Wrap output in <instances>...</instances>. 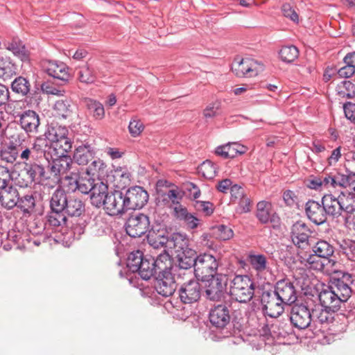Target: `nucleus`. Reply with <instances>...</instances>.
<instances>
[{
  "label": "nucleus",
  "mask_w": 355,
  "mask_h": 355,
  "mask_svg": "<svg viewBox=\"0 0 355 355\" xmlns=\"http://www.w3.org/2000/svg\"><path fill=\"white\" fill-rule=\"evenodd\" d=\"M24 214L30 215L33 212L35 206V200L33 195H26L19 199L16 205Z\"/></svg>",
  "instance_id": "nucleus-49"
},
{
  "label": "nucleus",
  "mask_w": 355,
  "mask_h": 355,
  "mask_svg": "<svg viewBox=\"0 0 355 355\" xmlns=\"http://www.w3.org/2000/svg\"><path fill=\"white\" fill-rule=\"evenodd\" d=\"M172 215L176 220L182 222L188 229L194 230L200 225V219L189 212L184 205L175 207Z\"/></svg>",
  "instance_id": "nucleus-21"
},
{
  "label": "nucleus",
  "mask_w": 355,
  "mask_h": 355,
  "mask_svg": "<svg viewBox=\"0 0 355 355\" xmlns=\"http://www.w3.org/2000/svg\"><path fill=\"white\" fill-rule=\"evenodd\" d=\"M10 87L14 93L27 96L31 92V85L28 79L19 76L12 80Z\"/></svg>",
  "instance_id": "nucleus-36"
},
{
  "label": "nucleus",
  "mask_w": 355,
  "mask_h": 355,
  "mask_svg": "<svg viewBox=\"0 0 355 355\" xmlns=\"http://www.w3.org/2000/svg\"><path fill=\"white\" fill-rule=\"evenodd\" d=\"M340 248L348 259L355 261V241L352 240L343 241L340 244Z\"/></svg>",
  "instance_id": "nucleus-60"
},
{
  "label": "nucleus",
  "mask_w": 355,
  "mask_h": 355,
  "mask_svg": "<svg viewBox=\"0 0 355 355\" xmlns=\"http://www.w3.org/2000/svg\"><path fill=\"white\" fill-rule=\"evenodd\" d=\"M343 110L345 117L355 123V103L346 102L343 105Z\"/></svg>",
  "instance_id": "nucleus-64"
},
{
  "label": "nucleus",
  "mask_w": 355,
  "mask_h": 355,
  "mask_svg": "<svg viewBox=\"0 0 355 355\" xmlns=\"http://www.w3.org/2000/svg\"><path fill=\"white\" fill-rule=\"evenodd\" d=\"M178 258V265L181 269H189L192 267L195 268L197 256L196 251L193 250H187V252L177 254Z\"/></svg>",
  "instance_id": "nucleus-41"
},
{
  "label": "nucleus",
  "mask_w": 355,
  "mask_h": 355,
  "mask_svg": "<svg viewBox=\"0 0 355 355\" xmlns=\"http://www.w3.org/2000/svg\"><path fill=\"white\" fill-rule=\"evenodd\" d=\"M101 180V179H97V182L90 194L92 205L98 208L103 206L107 200V197L110 195L107 185Z\"/></svg>",
  "instance_id": "nucleus-25"
},
{
  "label": "nucleus",
  "mask_w": 355,
  "mask_h": 355,
  "mask_svg": "<svg viewBox=\"0 0 355 355\" xmlns=\"http://www.w3.org/2000/svg\"><path fill=\"white\" fill-rule=\"evenodd\" d=\"M51 174L53 176L64 175L71 168L68 157L50 158L48 161Z\"/></svg>",
  "instance_id": "nucleus-30"
},
{
  "label": "nucleus",
  "mask_w": 355,
  "mask_h": 355,
  "mask_svg": "<svg viewBox=\"0 0 355 355\" xmlns=\"http://www.w3.org/2000/svg\"><path fill=\"white\" fill-rule=\"evenodd\" d=\"M182 189L184 196H187L191 200H196L200 196V189L192 182L184 183L182 186Z\"/></svg>",
  "instance_id": "nucleus-59"
},
{
  "label": "nucleus",
  "mask_w": 355,
  "mask_h": 355,
  "mask_svg": "<svg viewBox=\"0 0 355 355\" xmlns=\"http://www.w3.org/2000/svg\"><path fill=\"white\" fill-rule=\"evenodd\" d=\"M147 240L149 245L155 249H168L169 237L161 232H155L153 230L149 231L147 235Z\"/></svg>",
  "instance_id": "nucleus-37"
},
{
  "label": "nucleus",
  "mask_w": 355,
  "mask_h": 355,
  "mask_svg": "<svg viewBox=\"0 0 355 355\" xmlns=\"http://www.w3.org/2000/svg\"><path fill=\"white\" fill-rule=\"evenodd\" d=\"M106 165L105 163L98 159L92 162V164L87 168L86 173L88 175L96 176V178H103L105 174Z\"/></svg>",
  "instance_id": "nucleus-50"
},
{
  "label": "nucleus",
  "mask_w": 355,
  "mask_h": 355,
  "mask_svg": "<svg viewBox=\"0 0 355 355\" xmlns=\"http://www.w3.org/2000/svg\"><path fill=\"white\" fill-rule=\"evenodd\" d=\"M85 211V203L80 199L69 197L64 213L71 216H80Z\"/></svg>",
  "instance_id": "nucleus-40"
},
{
  "label": "nucleus",
  "mask_w": 355,
  "mask_h": 355,
  "mask_svg": "<svg viewBox=\"0 0 355 355\" xmlns=\"http://www.w3.org/2000/svg\"><path fill=\"white\" fill-rule=\"evenodd\" d=\"M166 186L170 188L167 193V196L171 202V208L173 211H174L175 207H178V206H183L180 203V200L182 199L184 193L182 192V187L180 188L173 183H170Z\"/></svg>",
  "instance_id": "nucleus-44"
},
{
  "label": "nucleus",
  "mask_w": 355,
  "mask_h": 355,
  "mask_svg": "<svg viewBox=\"0 0 355 355\" xmlns=\"http://www.w3.org/2000/svg\"><path fill=\"white\" fill-rule=\"evenodd\" d=\"M59 182L68 192L78 190L82 193L91 194L97 179H59Z\"/></svg>",
  "instance_id": "nucleus-16"
},
{
  "label": "nucleus",
  "mask_w": 355,
  "mask_h": 355,
  "mask_svg": "<svg viewBox=\"0 0 355 355\" xmlns=\"http://www.w3.org/2000/svg\"><path fill=\"white\" fill-rule=\"evenodd\" d=\"M155 288L158 294L165 297L174 293L176 290V284L171 271L159 273L155 279Z\"/></svg>",
  "instance_id": "nucleus-13"
},
{
  "label": "nucleus",
  "mask_w": 355,
  "mask_h": 355,
  "mask_svg": "<svg viewBox=\"0 0 355 355\" xmlns=\"http://www.w3.org/2000/svg\"><path fill=\"white\" fill-rule=\"evenodd\" d=\"M168 250H173L176 254L191 250L189 248V239L186 234L174 233L169 237Z\"/></svg>",
  "instance_id": "nucleus-28"
},
{
  "label": "nucleus",
  "mask_w": 355,
  "mask_h": 355,
  "mask_svg": "<svg viewBox=\"0 0 355 355\" xmlns=\"http://www.w3.org/2000/svg\"><path fill=\"white\" fill-rule=\"evenodd\" d=\"M17 73V67L10 58H0V78L9 80Z\"/></svg>",
  "instance_id": "nucleus-34"
},
{
  "label": "nucleus",
  "mask_w": 355,
  "mask_h": 355,
  "mask_svg": "<svg viewBox=\"0 0 355 355\" xmlns=\"http://www.w3.org/2000/svg\"><path fill=\"white\" fill-rule=\"evenodd\" d=\"M127 211L141 209L148 200V194L141 187L135 186L123 191Z\"/></svg>",
  "instance_id": "nucleus-6"
},
{
  "label": "nucleus",
  "mask_w": 355,
  "mask_h": 355,
  "mask_svg": "<svg viewBox=\"0 0 355 355\" xmlns=\"http://www.w3.org/2000/svg\"><path fill=\"white\" fill-rule=\"evenodd\" d=\"M311 231L308 226L301 221L295 223L291 230V239L293 243L304 248L309 244Z\"/></svg>",
  "instance_id": "nucleus-20"
},
{
  "label": "nucleus",
  "mask_w": 355,
  "mask_h": 355,
  "mask_svg": "<svg viewBox=\"0 0 355 355\" xmlns=\"http://www.w3.org/2000/svg\"><path fill=\"white\" fill-rule=\"evenodd\" d=\"M202 286L198 279H191L184 283L179 291V296L184 304H192L199 300Z\"/></svg>",
  "instance_id": "nucleus-10"
},
{
  "label": "nucleus",
  "mask_w": 355,
  "mask_h": 355,
  "mask_svg": "<svg viewBox=\"0 0 355 355\" xmlns=\"http://www.w3.org/2000/svg\"><path fill=\"white\" fill-rule=\"evenodd\" d=\"M305 211L308 218L316 225H321L327 220L323 205L317 201L309 200L305 205Z\"/></svg>",
  "instance_id": "nucleus-22"
},
{
  "label": "nucleus",
  "mask_w": 355,
  "mask_h": 355,
  "mask_svg": "<svg viewBox=\"0 0 355 355\" xmlns=\"http://www.w3.org/2000/svg\"><path fill=\"white\" fill-rule=\"evenodd\" d=\"M71 148L72 143L69 137L62 138L61 140L49 144V153H50V157H68L67 153Z\"/></svg>",
  "instance_id": "nucleus-27"
},
{
  "label": "nucleus",
  "mask_w": 355,
  "mask_h": 355,
  "mask_svg": "<svg viewBox=\"0 0 355 355\" xmlns=\"http://www.w3.org/2000/svg\"><path fill=\"white\" fill-rule=\"evenodd\" d=\"M144 259L145 258H144L143 253L141 251L132 252L128 256L127 266L131 271L135 272L139 269Z\"/></svg>",
  "instance_id": "nucleus-54"
},
{
  "label": "nucleus",
  "mask_w": 355,
  "mask_h": 355,
  "mask_svg": "<svg viewBox=\"0 0 355 355\" xmlns=\"http://www.w3.org/2000/svg\"><path fill=\"white\" fill-rule=\"evenodd\" d=\"M193 206L197 211H201L207 216L213 213V205L210 202L196 200Z\"/></svg>",
  "instance_id": "nucleus-62"
},
{
  "label": "nucleus",
  "mask_w": 355,
  "mask_h": 355,
  "mask_svg": "<svg viewBox=\"0 0 355 355\" xmlns=\"http://www.w3.org/2000/svg\"><path fill=\"white\" fill-rule=\"evenodd\" d=\"M218 268V259L211 254L203 253L197 256L195 266V276L202 281L207 277L215 276Z\"/></svg>",
  "instance_id": "nucleus-3"
},
{
  "label": "nucleus",
  "mask_w": 355,
  "mask_h": 355,
  "mask_svg": "<svg viewBox=\"0 0 355 355\" xmlns=\"http://www.w3.org/2000/svg\"><path fill=\"white\" fill-rule=\"evenodd\" d=\"M126 233L131 237H140L149 229L150 220L148 217L144 214L130 216L125 223Z\"/></svg>",
  "instance_id": "nucleus-9"
},
{
  "label": "nucleus",
  "mask_w": 355,
  "mask_h": 355,
  "mask_svg": "<svg viewBox=\"0 0 355 355\" xmlns=\"http://www.w3.org/2000/svg\"><path fill=\"white\" fill-rule=\"evenodd\" d=\"M6 135L8 143L6 146L0 150V157L3 161L13 164L19 157V153L20 150H22V145L25 141L8 132L7 130Z\"/></svg>",
  "instance_id": "nucleus-8"
},
{
  "label": "nucleus",
  "mask_w": 355,
  "mask_h": 355,
  "mask_svg": "<svg viewBox=\"0 0 355 355\" xmlns=\"http://www.w3.org/2000/svg\"><path fill=\"white\" fill-rule=\"evenodd\" d=\"M40 115L34 110H27L17 115L15 123H10L6 130L26 141L39 132Z\"/></svg>",
  "instance_id": "nucleus-1"
},
{
  "label": "nucleus",
  "mask_w": 355,
  "mask_h": 355,
  "mask_svg": "<svg viewBox=\"0 0 355 355\" xmlns=\"http://www.w3.org/2000/svg\"><path fill=\"white\" fill-rule=\"evenodd\" d=\"M312 319V314L306 306L300 304L293 306L290 320L295 327L304 329L311 326Z\"/></svg>",
  "instance_id": "nucleus-12"
},
{
  "label": "nucleus",
  "mask_w": 355,
  "mask_h": 355,
  "mask_svg": "<svg viewBox=\"0 0 355 355\" xmlns=\"http://www.w3.org/2000/svg\"><path fill=\"white\" fill-rule=\"evenodd\" d=\"M49 144L46 139L37 137L31 147L33 159L44 157L46 160L49 161L51 158L50 153H49Z\"/></svg>",
  "instance_id": "nucleus-32"
},
{
  "label": "nucleus",
  "mask_w": 355,
  "mask_h": 355,
  "mask_svg": "<svg viewBox=\"0 0 355 355\" xmlns=\"http://www.w3.org/2000/svg\"><path fill=\"white\" fill-rule=\"evenodd\" d=\"M336 311L328 310L320 305H315L311 309L312 323L316 327L317 324H328L334 320Z\"/></svg>",
  "instance_id": "nucleus-24"
},
{
  "label": "nucleus",
  "mask_w": 355,
  "mask_h": 355,
  "mask_svg": "<svg viewBox=\"0 0 355 355\" xmlns=\"http://www.w3.org/2000/svg\"><path fill=\"white\" fill-rule=\"evenodd\" d=\"M282 11L284 17L289 18L294 22H298V15L289 3L283 4Z\"/></svg>",
  "instance_id": "nucleus-63"
},
{
  "label": "nucleus",
  "mask_w": 355,
  "mask_h": 355,
  "mask_svg": "<svg viewBox=\"0 0 355 355\" xmlns=\"http://www.w3.org/2000/svg\"><path fill=\"white\" fill-rule=\"evenodd\" d=\"M261 302L264 313L270 318L281 315L286 306L272 290L263 291Z\"/></svg>",
  "instance_id": "nucleus-5"
},
{
  "label": "nucleus",
  "mask_w": 355,
  "mask_h": 355,
  "mask_svg": "<svg viewBox=\"0 0 355 355\" xmlns=\"http://www.w3.org/2000/svg\"><path fill=\"white\" fill-rule=\"evenodd\" d=\"M214 236L221 241H227L234 236L233 230L224 225H219L212 228Z\"/></svg>",
  "instance_id": "nucleus-56"
},
{
  "label": "nucleus",
  "mask_w": 355,
  "mask_h": 355,
  "mask_svg": "<svg viewBox=\"0 0 355 355\" xmlns=\"http://www.w3.org/2000/svg\"><path fill=\"white\" fill-rule=\"evenodd\" d=\"M331 184H340L345 187L339 196L343 211L352 214L355 211V191L352 189V179H331Z\"/></svg>",
  "instance_id": "nucleus-4"
},
{
  "label": "nucleus",
  "mask_w": 355,
  "mask_h": 355,
  "mask_svg": "<svg viewBox=\"0 0 355 355\" xmlns=\"http://www.w3.org/2000/svg\"><path fill=\"white\" fill-rule=\"evenodd\" d=\"M217 166L209 160L203 162L197 168V173L202 178H214L217 175Z\"/></svg>",
  "instance_id": "nucleus-48"
},
{
  "label": "nucleus",
  "mask_w": 355,
  "mask_h": 355,
  "mask_svg": "<svg viewBox=\"0 0 355 355\" xmlns=\"http://www.w3.org/2000/svg\"><path fill=\"white\" fill-rule=\"evenodd\" d=\"M285 305H291L297 300V291L292 282L288 280L278 281L272 290Z\"/></svg>",
  "instance_id": "nucleus-14"
},
{
  "label": "nucleus",
  "mask_w": 355,
  "mask_h": 355,
  "mask_svg": "<svg viewBox=\"0 0 355 355\" xmlns=\"http://www.w3.org/2000/svg\"><path fill=\"white\" fill-rule=\"evenodd\" d=\"M334 293L341 298V302H346L351 296L352 289L348 284L343 281H336L334 279L331 285L329 286Z\"/></svg>",
  "instance_id": "nucleus-39"
},
{
  "label": "nucleus",
  "mask_w": 355,
  "mask_h": 355,
  "mask_svg": "<svg viewBox=\"0 0 355 355\" xmlns=\"http://www.w3.org/2000/svg\"><path fill=\"white\" fill-rule=\"evenodd\" d=\"M67 134L68 130L66 127L49 125L44 132V137L48 143L51 144L62 138H68Z\"/></svg>",
  "instance_id": "nucleus-38"
},
{
  "label": "nucleus",
  "mask_w": 355,
  "mask_h": 355,
  "mask_svg": "<svg viewBox=\"0 0 355 355\" xmlns=\"http://www.w3.org/2000/svg\"><path fill=\"white\" fill-rule=\"evenodd\" d=\"M42 67L44 71L55 79L61 80L66 83L69 81V68L62 62L55 60H46L43 62Z\"/></svg>",
  "instance_id": "nucleus-15"
},
{
  "label": "nucleus",
  "mask_w": 355,
  "mask_h": 355,
  "mask_svg": "<svg viewBox=\"0 0 355 355\" xmlns=\"http://www.w3.org/2000/svg\"><path fill=\"white\" fill-rule=\"evenodd\" d=\"M232 70L240 78L254 77L259 73V65L253 59L246 58L234 64Z\"/></svg>",
  "instance_id": "nucleus-18"
},
{
  "label": "nucleus",
  "mask_w": 355,
  "mask_h": 355,
  "mask_svg": "<svg viewBox=\"0 0 355 355\" xmlns=\"http://www.w3.org/2000/svg\"><path fill=\"white\" fill-rule=\"evenodd\" d=\"M24 168L30 178H42L45 173L42 164L38 162L26 164Z\"/></svg>",
  "instance_id": "nucleus-58"
},
{
  "label": "nucleus",
  "mask_w": 355,
  "mask_h": 355,
  "mask_svg": "<svg viewBox=\"0 0 355 355\" xmlns=\"http://www.w3.org/2000/svg\"><path fill=\"white\" fill-rule=\"evenodd\" d=\"M13 185L7 187L6 190L0 191V202L8 209L15 207L19 199L18 191Z\"/></svg>",
  "instance_id": "nucleus-31"
},
{
  "label": "nucleus",
  "mask_w": 355,
  "mask_h": 355,
  "mask_svg": "<svg viewBox=\"0 0 355 355\" xmlns=\"http://www.w3.org/2000/svg\"><path fill=\"white\" fill-rule=\"evenodd\" d=\"M54 110L56 114L62 119L69 117L72 113L71 105L67 101H58L54 105Z\"/></svg>",
  "instance_id": "nucleus-57"
},
{
  "label": "nucleus",
  "mask_w": 355,
  "mask_h": 355,
  "mask_svg": "<svg viewBox=\"0 0 355 355\" xmlns=\"http://www.w3.org/2000/svg\"><path fill=\"white\" fill-rule=\"evenodd\" d=\"M78 78L80 82L85 84H92L96 80L94 69L85 64L78 69Z\"/></svg>",
  "instance_id": "nucleus-53"
},
{
  "label": "nucleus",
  "mask_w": 355,
  "mask_h": 355,
  "mask_svg": "<svg viewBox=\"0 0 355 355\" xmlns=\"http://www.w3.org/2000/svg\"><path fill=\"white\" fill-rule=\"evenodd\" d=\"M336 92L342 98H352L355 96V85L349 80H343L337 85Z\"/></svg>",
  "instance_id": "nucleus-47"
},
{
  "label": "nucleus",
  "mask_w": 355,
  "mask_h": 355,
  "mask_svg": "<svg viewBox=\"0 0 355 355\" xmlns=\"http://www.w3.org/2000/svg\"><path fill=\"white\" fill-rule=\"evenodd\" d=\"M6 50L19 59L24 63H29L31 61V53L25 44L17 37H14L10 41L4 43Z\"/></svg>",
  "instance_id": "nucleus-17"
},
{
  "label": "nucleus",
  "mask_w": 355,
  "mask_h": 355,
  "mask_svg": "<svg viewBox=\"0 0 355 355\" xmlns=\"http://www.w3.org/2000/svg\"><path fill=\"white\" fill-rule=\"evenodd\" d=\"M122 191L110 193L103 205L106 213L110 216H118L127 211Z\"/></svg>",
  "instance_id": "nucleus-11"
},
{
  "label": "nucleus",
  "mask_w": 355,
  "mask_h": 355,
  "mask_svg": "<svg viewBox=\"0 0 355 355\" xmlns=\"http://www.w3.org/2000/svg\"><path fill=\"white\" fill-rule=\"evenodd\" d=\"M144 126L143 123L137 118H133L129 123L128 129L130 134L132 137L139 136L144 130Z\"/></svg>",
  "instance_id": "nucleus-61"
},
{
  "label": "nucleus",
  "mask_w": 355,
  "mask_h": 355,
  "mask_svg": "<svg viewBox=\"0 0 355 355\" xmlns=\"http://www.w3.org/2000/svg\"><path fill=\"white\" fill-rule=\"evenodd\" d=\"M85 103L88 112L95 119L101 120L104 118L105 109L101 103L92 98H86Z\"/></svg>",
  "instance_id": "nucleus-42"
},
{
  "label": "nucleus",
  "mask_w": 355,
  "mask_h": 355,
  "mask_svg": "<svg viewBox=\"0 0 355 355\" xmlns=\"http://www.w3.org/2000/svg\"><path fill=\"white\" fill-rule=\"evenodd\" d=\"M249 261L252 268L258 272H262L267 268V258L263 254H250Z\"/></svg>",
  "instance_id": "nucleus-52"
},
{
  "label": "nucleus",
  "mask_w": 355,
  "mask_h": 355,
  "mask_svg": "<svg viewBox=\"0 0 355 355\" xmlns=\"http://www.w3.org/2000/svg\"><path fill=\"white\" fill-rule=\"evenodd\" d=\"M68 199L69 197H67L64 190L57 189L53 193L50 201L52 211H64Z\"/></svg>",
  "instance_id": "nucleus-35"
},
{
  "label": "nucleus",
  "mask_w": 355,
  "mask_h": 355,
  "mask_svg": "<svg viewBox=\"0 0 355 355\" xmlns=\"http://www.w3.org/2000/svg\"><path fill=\"white\" fill-rule=\"evenodd\" d=\"M279 56L282 61L291 63L298 58L299 51L293 45L283 46L279 51Z\"/></svg>",
  "instance_id": "nucleus-51"
},
{
  "label": "nucleus",
  "mask_w": 355,
  "mask_h": 355,
  "mask_svg": "<svg viewBox=\"0 0 355 355\" xmlns=\"http://www.w3.org/2000/svg\"><path fill=\"white\" fill-rule=\"evenodd\" d=\"M230 320L229 309L225 304H219L213 308L209 313V321L218 328H223Z\"/></svg>",
  "instance_id": "nucleus-23"
},
{
  "label": "nucleus",
  "mask_w": 355,
  "mask_h": 355,
  "mask_svg": "<svg viewBox=\"0 0 355 355\" xmlns=\"http://www.w3.org/2000/svg\"><path fill=\"white\" fill-rule=\"evenodd\" d=\"M94 156V151L89 144H83L76 148L73 159L78 165H86Z\"/></svg>",
  "instance_id": "nucleus-33"
},
{
  "label": "nucleus",
  "mask_w": 355,
  "mask_h": 355,
  "mask_svg": "<svg viewBox=\"0 0 355 355\" xmlns=\"http://www.w3.org/2000/svg\"><path fill=\"white\" fill-rule=\"evenodd\" d=\"M314 254L325 259H330L334 254V248L326 241H318L313 247Z\"/></svg>",
  "instance_id": "nucleus-45"
},
{
  "label": "nucleus",
  "mask_w": 355,
  "mask_h": 355,
  "mask_svg": "<svg viewBox=\"0 0 355 355\" xmlns=\"http://www.w3.org/2000/svg\"><path fill=\"white\" fill-rule=\"evenodd\" d=\"M205 295L211 301H219L223 296L227 283V277L223 274H216L207 280Z\"/></svg>",
  "instance_id": "nucleus-7"
},
{
  "label": "nucleus",
  "mask_w": 355,
  "mask_h": 355,
  "mask_svg": "<svg viewBox=\"0 0 355 355\" xmlns=\"http://www.w3.org/2000/svg\"><path fill=\"white\" fill-rule=\"evenodd\" d=\"M320 304L328 310L338 311L340 307L341 298L336 295L329 286L322 288L318 295Z\"/></svg>",
  "instance_id": "nucleus-19"
},
{
  "label": "nucleus",
  "mask_w": 355,
  "mask_h": 355,
  "mask_svg": "<svg viewBox=\"0 0 355 355\" xmlns=\"http://www.w3.org/2000/svg\"><path fill=\"white\" fill-rule=\"evenodd\" d=\"M166 250L167 249L163 250V252L160 253L157 257L156 259H153V263L157 270H159V273L165 271H171L172 270L171 259Z\"/></svg>",
  "instance_id": "nucleus-43"
},
{
  "label": "nucleus",
  "mask_w": 355,
  "mask_h": 355,
  "mask_svg": "<svg viewBox=\"0 0 355 355\" xmlns=\"http://www.w3.org/2000/svg\"><path fill=\"white\" fill-rule=\"evenodd\" d=\"M67 217L64 211H52L48 216V224L55 228L62 227L66 224Z\"/></svg>",
  "instance_id": "nucleus-55"
},
{
  "label": "nucleus",
  "mask_w": 355,
  "mask_h": 355,
  "mask_svg": "<svg viewBox=\"0 0 355 355\" xmlns=\"http://www.w3.org/2000/svg\"><path fill=\"white\" fill-rule=\"evenodd\" d=\"M322 204L326 216H338L343 212L339 196L336 198L332 194L324 195L322 198Z\"/></svg>",
  "instance_id": "nucleus-29"
},
{
  "label": "nucleus",
  "mask_w": 355,
  "mask_h": 355,
  "mask_svg": "<svg viewBox=\"0 0 355 355\" xmlns=\"http://www.w3.org/2000/svg\"><path fill=\"white\" fill-rule=\"evenodd\" d=\"M137 272H139L143 279H149L157 272L153 259H145Z\"/></svg>",
  "instance_id": "nucleus-46"
},
{
  "label": "nucleus",
  "mask_w": 355,
  "mask_h": 355,
  "mask_svg": "<svg viewBox=\"0 0 355 355\" xmlns=\"http://www.w3.org/2000/svg\"><path fill=\"white\" fill-rule=\"evenodd\" d=\"M306 262L309 268L326 272L333 271V268L336 263L333 259L322 258L315 254L309 255Z\"/></svg>",
  "instance_id": "nucleus-26"
},
{
  "label": "nucleus",
  "mask_w": 355,
  "mask_h": 355,
  "mask_svg": "<svg viewBox=\"0 0 355 355\" xmlns=\"http://www.w3.org/2000/svg\"><path fill=\"white\" fill-rule=\"evenodd\" d=\"M254 284L248 275H236L230 282V296L241 303H246L252 299Z\"/></svg>",
  "instance_id": "nucleus-2"
}]
</instances>
